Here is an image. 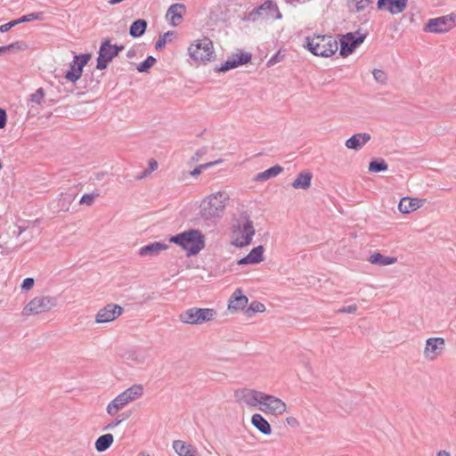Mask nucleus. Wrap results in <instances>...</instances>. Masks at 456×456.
Wrapping results in <instances>:
<instances>
[{
	"label": "nucleus",
	"mask_w": 456,
	"mask_h": 456,
	"mask_svg": "<svg viewBox=\"0 0 456 456\" xmlns=\"http://www.w3.org/2000/svg\"><path fill=\"white\" fill-rule=\"evenodd\" d=\"M16 25H19L17 19L11 20L8 23L3 24L0 26V32L5 33L9 31L12 28L15 27Z\"/></svg>",
	"instance_id": "43"
},
{
	"label": "nucleus",
	"mask_w": 456,
	"mask_h": 456,
	"mask_svg": "<svg viewBox=\"0 0 456 456\" xmlns=\"http://www.w3.org/2000/svg\"><path fill=\"white\" fill-rule=\"evenodd\" d=\"M456 25V14L429 19L423 28L424 32L428 33H445Z\"/></svg>",
	"instance_id": "11"
},
{
	"label": "nucleus",
	"mask_w": 456,
	"mask_h": 456,
	"mask_svg": "<svg viewBox=\"0 0 456 456\" xmlns=\"http://www.w3.org/2000/svg\"><path fill=\"white\" fill-rule=\"evenodd\" d=\"M122 422V419H115L110 424H108L104 429H113L115 427L118 426Z\"/></svg>",
	"instance_id": "48"
},
{
	"label": "nucleus",
	"mask_w": 456,
	"mask_h": 456,
	"mask_svg": "<svg viewBox=\"0 0 456 456\" xmlns=\"http://www.w3.org/2000/svg\"><path fill=\"white\" fill-rule=\"evenodd\" d=\"M366 35L361 34L359 31L349 32L343 35L340 38L339 54L342 57H347L352 54L357 46H359L365 39Z\"/></svg>",
	"instance_id": "12"
},
{
	"label": "nucleus",
	"mask_w": 456,
	"mask_h": 456,
	"mask_svg": "<svg viewBox=\"0 0 456 456\" xmlns=\"http://www.w3.org/2000/svg\"><path fill=\"white\" fill-rule=\"evenodd\" d=\"M169 241L181 246L187 251L188 256L197 255L205 248L204 235L200 231L195 229L174 235Z\"/></svg>",
	"instance_id": "3"
},
{
	"label": "nucleus",
	"mask_w": 456,
	"mask_h": 456,
	"mask_svg": "<svg viewBox=\"0 0 456 456\" xmlns=\"http://www.w3.org/2000/svg\"><path fill=\"white\" fill-rule=\"evenodd\" d=\"M259 410L265 413L281 415L287 410L286 403L278 397L264 394Z\"/></svg>",
	"instance_id": "15"
},
{
	"label": "nucleus",
	"mask_w": 456,
	"mask_h": 456,
	"mask_svg": "<svg viewBox=\"0 0 456 456\" xmlns=\"http://www.w3.org/2000/svg\"><path fill=\"white\" fill-rule=\"evenodd\" d=\"M122 416H126V418H128L129 417V414H122Z\"/></svg>",
	"instance_id": "59"
},
{
	"label": "nucleus",
	"mask_w": 456,
	"mask_h": 456,
	"mask_svg": "<svg viewBox=\"0 0 456 456\" xmlns=\"http://www.w3.org/2000/svg\"><path fill=\"white\" fill-rule=\"evenodd\" d=\"M208 148L207 146L201 147L191 157V160L194 162H198L200 159V158H202L204 155H206L208 153Z\"/></svg>",
	"instance_id": "42"
},
{
	"label": "nucleus",
	"mask_w": 456,
	"mask_h": 456,
	"mask_svg": "<svg viewBox=\"0 0 456 456\" xmlns=\"http://www.w3.org/2000/svg\"><path fill=\"white\" fill-rule=\"evenodd\" d=\"M73 199H75V196H72V198H70V199L69 200V202L70 200H72Z\"/></svg>",
	"instance_id": "60"
},
{
	"label": "nucleus",
	"mask_w": 456,
	"mask_h": 456,
	"mask_svg": "<svg viewBox=\"0 0 456 456\" xmlns=\"http://www.w3.org/2000/svg\"><path fill=\"white\" fill-rule=\"evenodd\" d=\"M282 170H283V168L281 166H279V165L273 166V167L265 170L264 172L258 173L255 176L254 180L256 182L267 181L273 177L277 176L279 174H281L282 172Z\"/></svg>",
	"instance_id": "30"
},
{
	"label": "nucleus",
	"mask_w": 456,
	"mask_h": 456,
	"mask_svg": "<svg viewBox=\"0 0 456 456\" xmlns=\"http://www.w3.org/2000/svg\"><path fill=\"white\" fill-rule=\"evenodd\" d=\"M264 247L259 245L251 249L244 257L238 261V265H255L263 261Z\"/></svg>",
	"instance_id": "22"
},
{
	"label": "nucleus",
	"mask_w": 456,
	"mask_h": 456,
	"mask_svg": "<svg viewBox=\"0 0 456 456\" xmlns=\"http://www.w3.org/2000/svg\"><path fill=\"white\" fill-rule=\"evenodd\" d=\"M173 449L179 456H193L197 452L191 444L182 440H175L173 442Z\"/></svg>",
	"instance_id": "27"
},
{
	"label": "nucleus",
	"mask_w": 456,
	"mask_h": 456,
	"mask_svg": "<svg viewBox=\"0 0 456 456\" xmlns=\"http://www.w3.org/2000/svg\"><path fill=\"white\" fill-rule=\"evenodd\" d=\"M357 310L356 305H350L347 306H344L338 310V313H344V314H354Z\"/></svg>",
	"instance_id": "46"
},
{
	"label": "nucleus",
	"mask_w": 456,
	"mask_h": 456,
	"mask_svg": "<svg viewBox=\"0 0 456 456\" xmlns=\"http://www.w3.org/2000/svg\"><path fill=\"white\" fill-rule=\"evenodd\" d=\"M387 168H388V165L382 159H372L369 164V171L373 172V173L386 171Z\"/></svg>",
	"instance_id": "34"
},
{
	"label": "nucleus",
	"mask_w": 456,
	"mask_h": 456,
	"mask_svg": "<svg viewBox=\"0 0 456 456\" xmlns=\"http://www.w3.org/2000/svg\"><path fill=\"white\" fill-rule=\"evenodd\" d=\"M193 456H199V455H198V454H197V452H196Z\"/></svg>",
	"instance_id": "62"
},
{
	"label": "nucleus",
	"mask_w": 456,
	"mask_h": 456,
	"mask_svg": "<svg viewBox=\"0 0 456 456\" xmlns=\"http://www.w3.org/2000/svg\"><path fill=\"white\" fill-rule=\"evenodd\" d=\"M123 307L117 304H108L104 307L101 308L96 316V323H107L116 320L123 314Z\"/></svg>",
	"instance_id": "16"
},
{
	"label": "nucleus",
	"mask_w": 456,
	"mask_h": 456,
	"mask_svg": "<svg viewBox=\"0 0 456 456\" xmlns=\"http://www.w3.org/2000/svg\"><path fill=\"white\" fill-rule=\"evenodd\" d=\"M423 200L420 199H411L409 197L403 198L399 204L398 209L403 214H408L423 206Z\"/></svg>",
	"instance_id": "23"
},
{
	"label": "nucleus",
	"mask_w": 456,
	"mask_h": 456,
	"mask_svg": "<svg viewBox=\"0 0 456 456\" xmlns=\"http://www.w3.org/2000/svg\"><path fill=\"white\" fill-rule=\"evenodd\" d=\"M248 301V297L246 296L242 295L241 289H237L233 292V294L232 295V297L229 300L228 309L232 312H237L239 310H242L247 305Z\"/></svg>",
	"instance_id": "21"
},
{
	"label": "nucleus",
	"mask_w": 456,
	"mask_h": 456,
	"mask_svg": "<svg viewBox=\"0 0 456 456\" xmlns=\"http://www.w3.org/2000/svg\"><path fill=\"white\" fill-rule=\"evenodd\" d=\"M216 314L213 308L191 307L179 314V321L185 324L201 325L213 321Z\"/></svg>",
	"instance_id": "6"
},
{
	"label": "nucleus",
	"mask_w": 456,
	"mask_h": 456,
	"mask_svg": "<svg viewBox=\"0 0 456 456\" xmlns=\"http://www.w3.org/2000/svg\"><path fill=\"white\" fill-rule=\"evenodd\" d=\"M18 229H19V232L17 233V236H20L26 230V228L22 227V226H19Z\"/></svg>",
	"instance_id": "56"
},
{
	"label": "nucleus",
	"mask_w": 456,
	"mask_h": 456,
	"mask_svg": "<svg viewBox=\"0 0 456 456\" xmlns=\"http://www.w3.org/2000/svg\"><path fill=\"white\" fill-rule=\"evenodd\" d=\"M147 26L148 23L143 19L134 20L129 28L130 36L134 38L142 37L145 33Z\"/></svg>",
	"instance_id": "29"
},
{
	"label": "nucleus",
	"mask_w": 456,
	"mask_h": 456,
	"mask_svg": "<svg viewBox=\"0 0 456 456\" xmlns=\"http://www.w3.org/2000/svg\"><path fill=\"white\" fill-rule=\"evenodd\" d=\"M103 176V173H98L96 175V179L100 180Z\"/></svg>",
	"instance_id": "57"
},
{
	"label": "nucleus",
	"mask_w": 456,
	"mask_h": 456,
	"mask_svg": "<svg viewBox=\"0 0 456 456\" xmlns=\"http://www.w3.org/2000/svg\"><path fill=\"white\" fill-rule=\"evenodd\" d=\"M91 59V54L81 53L75 55L73 61L69 64V69L66 72L64 77L72 83L77 82L82 76L84 67Z\"/></svg>",
	"instance_id": "13"
},
{
	"label": "nucleus",
	"mask_w": 456,
	"mask_h": 456,
	"mask_svg": "<svg viewBox=\"0 0 456 456\" xmlns=\"http://www.w3.org/2000/svg\"><path fill=\"white\" fill-rule=\"evenodd\" d=\"M227 200L228 196L224 191H218L211 194L204 200L200 206L201 216L206 220L221 216Z\"/></svg>",
	"instance_id": "4"
},
{
	"label": "nucleus",
	"mask_w": 456,
	"mask_h": 456,
	"mask_svg": "<svg viewBox=\"0 0 456 456\" xmlns=\"http://www.w3.org/2000/svg\"><path fill=\"white\" fill-rule=\"evenodd\" d=\"M126 56L128 58H134L135 56V51L134 49H130L127 53H126Z\"/></svg>",
	"instance_id": "54"
},
{
	"label": "nucleus",
	"mask_w": 456,
	"mask_h": 456,
	"mask_svg": "<svg viewBox=\"0 0 456 456\" xmlns=\"http://www.w3.org/2000/svg\"><path fill=\"white\" fill-rule=\"evenodd\" d=\"M56 305V299L49 296L36 297L23 308L24 316L36 315L50 311Z\"/></svg>",
	"instance_id": "10"
},
{
	"label": "nucleus",
	"mask_w": 456,
	"mask_h": 456,
	"mask_svg": "<svg viewBox=\"0 0 456 456\" xmlns=\"http://www.w3.org/2000/svg\"><path fill=\"white\" fill-rule=\"evenodd\" d=\"M369 261L373 265L386 266L395 264L397 261V259L395 256H386L377 252L370 256Z\"/></svg>",
	"instance_id": "32"
},
{
	"label": "nucleus",
	"mask_w": 456,
	"mask_h": 456,
	"mask_svg": "<svg viewBox=\"0 0 456 456\" xmlns=\"http://www.w3.org/2000/svg\"><path fill=\"white\" fill-rule=\"evenodd\" d=\"M287 423L290 426H298V421L293 418V417H289L287 418Z\"/></svg>",
	"instance_id": "52"
},
{
	"label": "nucleus",
	"mask_w": 456,
	"mask_h": 456,
	"mask_svg": "<svg viewBox=\"0 0 456 456\" xmlns=\"http://www.w3.org/2000/svg\"><path fill=\"white\" fill-rule=\"evenodd\" d=\"M158 168V162L151 159L150 161H149V167H148V170H151V173L154 170H156Z\"/></svg>",
	"instance_id": "50"
},
{
	"label": "nucleus",
	"mask_w": 456,
	"mask_h": 456,
	"mask_svg": "<svg viewBox=\"0 0 456 456\" xmlns=\"http://www.w3.org/2000/svg\"><path fill=\"white\" fill-rule=\"evenodd\" d=\"M265 393L250 388H240L234 392V397L240 403H245L249 407L260 406Z\"/></svg>",
	"instance_id": "14"
},
{
	"label": "nucleus",
	"mask_w": 456,
	"mask_h": 456,
	"mask_svg": "<svg viewBox=\"0 0 456 456\" xmlns=\"http://www.w3.org/2000/svg\"><path fill=\"white\" fill-rule=\"evenodd\" d=\"M223 162V159H218V160H216V161H211V162H208V163H205V164H201V167H203V169H207L212 166H215V165H217V164H220Z\"/></svg>",
	"instance_id": "49"
},
{
	"label": "nucleus",
	"mask_w": 456,
	"mask_h": 456,
	"mask_svg": "<svg viewBox=\"0 0 456 456\" xmlns=\"http://www.w3.org/2000/svg\"><path fill=\"white\" fill-rule=\"evenodd\" d=\"M372 74H373L374 79L377 82L382 83V84L386 82L387 75L383 70L375 69H373Z\"/></svg>",
	"instance_id": "41"
},
{
	"label": "nucleus",
	"mask_w": 456,
	"mask_h": 456,
	"mask_svg": "<svg viewBox=\"0 0 456 456\" xmlns=\"http://www.w3.org/2000/svg\"><path fill=\"white\" fill-rule=\"evenodd\" d=\"M35 284V281L33 278H26L23 280L22 283H21V289L23 290H29L30 289H32V287L34 286Z\"/></svg>",
	"instance_id": "44"
},
{
	"label": "nucleus",
	"mask_w": 456,
	"mask_h": 456,
	"mask_svg": "<svg viewBox=\"0 0 456 456\" xmlns=\"http://www.w3.org/2000/svg\"><path fill=\"white\" fill-rule=\"evenodd\" d=\"M252 55L249 53H240L234 55L232 59L227 60L224 64L216 68L217 72H226L230 69H235L240 65L246 64L251 61Z\"/></svg>",
	"instance_id": "18"
},
{
	"label": "nucleus",
	"mask_w": 456,
	"mask_h": 456,
	"mask_svg": "<svg viewBox=\"0 0 456 456\" xmlns=\"http://www.w3.org/2000/svg\"><path fill=\"white\" fill-rule=\"evenodd\" d=\"M157 60L153 56H148L142 62L137 66V70L141 73L148 72L149 69L156 63Z\"/></svg>",
	"instance_id": "37"
},
{
	"label": "nucleus",
	"mask_w": 456,
	"mask_h": 456,
	"mask_svg": "<svg viewBox=\"0 0 456 456\" xmlns=\"http://www.w3.org/2000/svg\"><path fill=\"white\" fill-rule=\"evenodd\" d=\"M114 442V437L112 434H104L99 436L94 444L95 449L99 452H105L109 449Z\"/></svg>",
	"instance_id": "31"
},
{
	"label": "nucleus",
	"mask_w": 456,
	"mask_h": 456,
	"mask_svg": "<svg viewBox=\"0 0 456 456\" xmlns=\"http://www.w3.org/2000/svg\"><path fill=\"white\" fill-rule=\"evenodd\" d=\"M265 311V306L264 304L258 302V301H253L248 308L246 310V314L248 316H251L254 314L256 313H263Z\"/></svg>",
	"instance_id": "38"
},
{
	"label": "nucleus",
	"mask_w": 456,
	"mask_h": 456,
	"mask_svg": "<svg viewBox=\"0 0 456 456\" xmlns=\"http://www.w3.org/2000/svg\"><path fill=\"white\" fill-rule=\"evenodd\" d=\"M186 12L185 5L183 4H173L167 11L166 18L173 27H176Z\"/></svg>",
	"instance_id": "20"
},
{
	"label": "nucleus",
	"mask_w": 456,
	"mask_h": 456,
	"mask_svg": "<svg viewBox=\"0 0 456 456\" xmlns=\"http://www.w3.org/2000/svg\"><path fill=\"white\" fill-rule=\"evenodd\" d=\"M124 45H112L109 38H105L99 48L96 69H105L110 62L124 50Z\"/></svg>",
	"instance_id": "9"
},
{
	"label": "nucleus",
	"mask_w": 456,
	"mask_h": 456,
	"mask_svg": "<svg viewBox=\"0 0 456 456\" xmlns=\"http://www.w3.org/2000/svg\"><path fill=\"white\" fill-rule=\"evenodd\" d=\"M44 18V13L42 12H32L27 15H23L20 18L17 19V21L19 24L24 23V22H29L32 20H42Z\"/></svg>",
	"instance_id": "36"
},
{
	"label": "nucleus",
	"mask_w": 456,
	"mask_h": 456,
	"mask_svg": "<svg viewBox=\"0 0 456 456\" xmlns=\"http://www.w3.org/2000/svg\"><path fill=\"white\" fill-rule=\"evenodd\" d=\"M284 55H281V52H278L267 61V66L270 67L276 64L277 62L281 61Z\"/></svg>",
	"instance_id": "45"
},
{
	"label": "nucleus",
	"mask_w": 456,
	"mask_h": 456,
	"mask_svg": "<svg viewBox=\"0 0 456 456\" xmlns=\"http://www.w3.org/2000/svg\"><path fill=\"white\" fill-rule=\"evenodd\" d=\"M252 425L264 435H270L272 428L269 422L259 413L253 414L251 418Z\"/></svg>",
	"instance_id": "28"
},
{
	"label": "nucleus",
	"mask_w": 456,
	"mask_h": 456,
	"mask_svg": "<svg viewBox=\"0 0 456 456\" xmlns=\"http://www.w3.org/2000/svg\"><path fill=\"white\" fill-rule=\"evenodd\" d=\"M245 219V222L241 225V238L236 239L232 242V244L236 247L243 248L249 245L252 241V237L255 235L253 222L249 219L248 216H246Z\"/></svg>",
	"instance_id": "19"
},
{
	"label": "nucleus",
	"mask_w": 456,
	"mask_h": 456,
	"mask_svg": "<svg viewBox=\"0 0 456 456\" xmlns=\"http://www.w3.org/2000/svg\"><path fill=\"white\" fill-rule=\"evenodd\" d=\"M143 394V387L140 384L134 385L129 388L126 389L115 399H113L106 408L107 413L114 416L117 412L121 410L125 405L140 398Z\"/></svg>",
	"instance_id": "5"
},
{
	"label": "nucleus",
	"mask_w": 456,
	"mask_h": 456,
	"mask_svg": "<svg viewBox=\"0 0 456 456\" xmlns=\"http://www.w3.org/2000/svg\"><path fill=\"white\" fill-rule=\"evenodd\" d=\"M2 168V163L0 162V169Z\"/></svg>",
	"instance_id": "61"
},
{
	"label": "nucleus",
	"mask_w": 456,
	"mask_h": 456,
	"mask_svg": "<svg viewBox=\"0 0 456 456\" xmlns=\"http://www.w3.org/2000/svg\"><path fill=\"white\" fill-rule=\"evenodd\" d=\"M7 123V114L5 110L0 108V129L5 127Z\"/></svg>",
	"instance_id": "47"
},
{
	"label": "nucleus",
	"mask_w": 456,
	"mask_h": 456,
	"mask_svg": "<svg viewBox=\"0 0 456 456\" xmlns=\"http://www.w3.org/2000/svg\"><path fill=\"white\" fill-rule=\"evenodd\" d=\"M99 196L100 193L97 191H93L92 193L84 194L81 197L79 203L81 205L92 206L94 203L95 199L98 198Z\"/></svg>",
	"instance_id": "39"
},
{
	"label": "nucleus",
	"mask_w": 456,
	"mask_h": 456,
	"mask_svg": "<svg viewBox=\"0 0 456 456\" xmlns=\"http://www.w3.org/2000/svg\"><path fill=\"white\" fill-rule=\"evenodd\" d=\"M151 174V170L145 169L140 175L136 177L137 180H141Z\"/></svg>",
	"instance_id": "53"
},
{
	"label": "nucleus",
	"mask_w": 456,
	"mask_h": 456,
	"mask_svg": "<svg viewBox=\"0 0 456 456\" xmlns=\"http://www.w3.org/2000/svg\"><path fill=\"white\" fill-rule=\"evenodd\" d=\"M45 96V90L42 87H40L35 93L30 94L29 102L31 103L39 105L42 103Z\"/></svg>",
	"instance_id": "40"
},
{
	"label": "nucleus",
	"mask_w": 456,
	"mask_h": 456,
	"mask_svg": "<svg viewBox=\"0 0 456 456\" xmlns=\"http://www.w3.org/2000/svg\"><path fill=\"white\" fill-rule=\"evenodd\" d=\"M28 48V45L23 41H17L8 45L0 46V55L10 53L14 51H23Z\"/></svg>",
	"instance_id": "33"
},
{
	"label": "nucleus",
	"mask_w": 456,
	"mask_h": 456,
	"mask_svg": "<svg viewBox=\"0 0 456 456\" xmlns=\"http://www.w3.org/2000/svg\"><path fill=\"white\" fill-rule=\"evenodd\" d=\"M188 53L195 61H209L214 56L213 43L208 37L197 40L189 46Z\"/></svg>",
	"instance_id": "8"
},
{
	"label": "nucleus",
	"mask_w": 456,
	"mask_h": 456,
	"mask_svg": "<svg viewBox=\"0 0 456 456\" xmlns=\"http://www.w3.org/2000/svg\"><path fill=\"white\" fill-rule=\"evenodd\" d=\"M282 15L279 11L277 4L272 0L265 1L261 5L254 8L245 16L247 21H257L260 19L271 18L275 20L281 19Z\"/></svg>",
	"instance_id": "7"
},
{
	"label": "nucleus",
	"mask_w": 456,
	"mask_h": 456,
	"mask_svg": "<svg viewBox=\"0 0 456 456\" xmlns=\"http://www.w3.org/2000/svg\"><path fill=\"white\" fill-rule=\"evenodd\" d=\"M304 47L314 55L330 57L338 49V41L330 35H314L306 37Z\"/></svg>",
	"instance_id": "2"
},
{
	"label": "nucleus",
	"mask_w": 456,
	"mask_h": 456,
	"mask_svg": "<svg viewBox=\"0 0 456 456\" xmlns=\"http://www.w3.org/2000/svg\"><path fill=\"white\" fill-rule=\"evenodd\" d=\"M203 169V167H201V165H199L198 167H196L191 172V175L192 176H196V175H199L201 172H202Z\"/></svg>",
	"instance_id": "51"
},
{
	"label": "nucleus",
	"mask_w": 456,
	"mask_h": 456,
	"mask_svg": "<svg viewBox=\"0 0 456 456\" xmlns=\"http://www.w3.org/2000/svg\"><path fill=\"white\" fill-rule=\"evenodd\" d=\"M313 174L310 171L300 172L292 183L294 189L307 190L311 186Z\"/></svg>",
	"instance_id": "26"
},
{
	"label": "nucleus",
	"mask_w": 456,
	"mask_h": 456,
	"mask_svg": "<svg viewBox=\"0 0 456 456\" xmlns=\"http://www.w3.org/2000/svg\"><path fill=\"white\" fill-rule=\"evenodd\" d=\"M436 456H451L450 453L446 451H439Z\"/></svg>",
	"instance_id": "55"
},
{
	"label": "nucleus",
	"mask_w": 456,
	"mask_h": 456,
	"mask_svg": "<svg viewBox=\"0 0 456 456\" xmlns=\"http://www.w3.org/2000/svg\"><path fill=\"white\" fill-rule=\"evenodd\" d=\"M374 0H347L346 7L350 12L358 13L365 11ZM408 0H378L379 11H387L392 15L402 13L407 7Z\"/></svg>",
	"instance_id": "1"
},
{
	"label": "nucleus",
	"mask_w": 456,
	"mask_h": 456,
	"mask_svg": "<svg viewBox=\"0 0 456 456\" xmlns=\"http://www.w3.org/2000/svg\"><path fill=\"white\" fill-rule=\"evenodd\" d=\"M174 31H167L163 35H160L157 42L155 43V49L160 51L165 48L167 42L171 41L170 37L174 36Z\"/></svg>",
	"instance_id": "35"
},
{
	"label": "nucleus",
	"mask_w": 456,
	"mask_h": 456,
	"mask_svg": "<svg viewBox=\"0 0 456 456\" xmlns=\"http://www.w3.org/2000/svg\"><path fill=\"white\" fill-rule=\"evenodd\" d=\"M168 245L160 241L149 243L139 249L141 256H158L161 251L166 250Z\"/></svg>",
	"instance_id": "24"
},
{
	"label": "nucleus",
	"mask_w": 456,
	"mask_h": 456,
	"mask_svg": "<svg viewBox=\"0 0 456 456\" xmlns=\"http://www.w3.org/2000/svg\"><path fill=\"white\" fill-rule=\"evenodd\" d=\"M370 140V134L368 133L355 134L346 141V146L348 149L358 151Z\"/></svg>",
	"instance_id": "25"
},
{
	"label": "nucleus",
	"mask_w": 456,
	"mask_h": 456,
	"mask_svg": "<svg viewBox=\"0 0 456 456\" xmlns=\"http://www.w3.org/2000/svg\"><path fill=\"white\" fill-rule=\"evenodd\" d=\"M445 342L443 338H430L426 341L424 355L428 360H435L444 349Z\"/></svg>",
	"instance_id": "17"
},
{
	"label": "nucleus",
	"mask_w": 456,
	"mask_h": 456,
	"mask_svg": "<svg viewBox=\"0 0 456 456\" xmlns=\"http://www.w3.org/2000/svg\"><path fill=\"white\" fill-rule=\"evenodd\" d=\"M139 456H150V455H149L148 453H145V452H141V453L139 454Z\"/></svg>",
	"instance_id": "58"
}]
</instances>
